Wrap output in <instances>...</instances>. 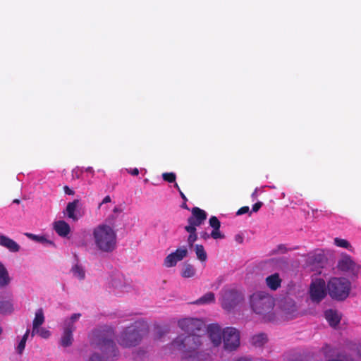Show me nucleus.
Returning a JSON list of instances; mask_svg holds the SVG:
<instances>
[{
	"label": "nucleus",
	"mask_w": 361,
	"mask_h": 361,
	"mask_svg": "<svg viewBox=\"0 0 361 361\" xmlns=\"http://www.w3.org/2000/svg\"><path fill=\"white\" fill-rule=\"evenodd\" d=\"M204 337L201 334L179 335L171 345L181 353L182 361H210V354L202 350Z\"/></svg>",
	"instance_id": "f257e3e1"
},
{
	"label": "nucleus",
	"mask_w": 361,
	"mask_h": 361,
	"mask_svg": "<svg viewBox=\"0 0 361 361\" xmlns=\"http://www.w3.org/2000/svg\"><path fill=\"white\" fill-rule=\"evenodd\" d=\"M114 331L112 327L104 326L94 329L90 334L92 345L98 348L106 360H116L119 351L114 341Z\"/></svg>",
	"instance_id": "f03ea898"
},
{
	"label": "nucleus",
	"mask_w": 361,
	"mask_h": 361,
	"mask_svg": "<svg viewBox=\"0 0 361 361\" xmlns=\"http://www.w3.org/2000/svg\"><path fill=\"white\" fill-rule=\"evenodd\" d=\"M147 333V324L142 320H137L123 329L117 338V342L125 348L135 347L141 343Z\"/></svg>",
	"instance_id": "7ed1b4c3"
},
{
	"label": "nucleus",
	"mask_w": 361,
	"mask_h": 361,
	"mask_svg": "<svg viewBox=\"0 0 361 361\" xmlns=\"http://www.w3.org/2000/svg\"><path fill=\"white\" fill-rule=\"evenodd\" d=\"M93 237L97 247L102 252H111L116 248V233L111 226H97L93 231Z\"/></svg>",
	"instance_id": "20e7f679"
},
{
	"label": "nucleus",
	"mask_w": 361,
	"mask_h": 361,
	"mask_svg": "<svg viewBox=\"0 0 361 361\" xmlns=\"http://www.w3.org/2000/svg\"><path fill=\"white\" fill-rule=\"evenodd\" d=\"M250 305L256 314H266L272 311L274 306V300L269 294L259 291L251 295Z\"/></svg>",
	"instance_id": "39448f33"
},
{
	"label": "nucleus",
	"mask_w": 361,
	"mask_h": 361,
	"mask_svg": "<svg viewBox=\"0 0 361 361\" xmlns=\"http://www.w3.org/2000/svg\"><path fill=\"white\" fill-rule=\"evenodd\" d=\"M351 288L350 282L345 278L334 277L327 284L329 295L337 300H344L349 295Z\"/></svg>",
	"instance_id": "423d86ee"
},
{
	"label": "nucleus",
	"mask_w": 361,
	"mask_h": 361,
	"mask_svg": "<svg viewBox=\"0 0 361 361\" xmlns=\"http://www.w3.org/2000/svg\"><path fill=\"white\" fill-rule=\"evenodd\" d=\"M224 348L233 351L240 345V332L234 327H226L223 330Z\"/></svg>",
	"instance_id": "0eeeda50"
},
{
	"label": "nucleus",
	"mask_w": 361,
	"mask_h": 361,
	"mask_svg": "<svg viewBox=\"0 0 361 361\" xmlns=\"http://www.w3.org/2000/svg\"><path fill=\"white\" fill-rule=\"evenodd\" d=\"M243 300V295L238 291L230 289L224 290L221 304L226 311L234 309Z\"/></svg>",
	"instance_id": "6e6552de"
},
{
	"label": "nucleus",
	"mask_w": 361,
	"mask_h": 361,
	"mask_svg": "<svg viewBox=\"0 0 361 361\" xmlns=\"http://www.w3.org/2000/svg\"><path fill=\"white\" fill-rule=\"evenodd\" d=\"M337 269L341 272L357 276L360 271L361 267L349 255L343 254L338 261Z\"/></svg>",
	"instance_id": "1a4fd4ad"
},
{
	"label": "nucleus",
	"mask_w": 361,
	"mask_h": 361,
	"mask_svg": "<svg viewBox=\"0 0 361 361\" xmlns=\"http://www.w3.org/2000/svg\"><path fill=\"white\" fill-rule=\"evenodd\" d=\"M204 326L201 319L195 318H185L178 321V326L186 332L187 335L200 334V332L204 331Z\"/></svg>",
	"instance_id": "9d476101"
},
{
	"label": "nucleus",
	"mask_w": 361,
	"mask_h": 361,
	"mask_svg": "<svg viewBox=\"0 0 361 361\" xmlns=\"http://www.w3.org/2000/svg\"><path fill=\"white\" fill-rule=\"evenodd\" d=\"M326 284L323 279H319L312 283L310 294L312 301L319 302L326 296Z\"/></svg>",
	"instance_id": "9b49d317"
},
{
	"label": "nucleus",
	"mask_w": 361,
	"mask_h": 361,
	"mask_svg": "<svg viewBox=\"0 0 361 361\" xmlns=\"http://www.w3.org/2000/svg\"><path fill=\"white\" fill-rule=\"evenodd\" d=\"M207 212L197 207H195L191 209V216L188 219V226H191L194 227L200 226L207 219Z\"/></svg>",
	"instance_id": "f8f14e48"
},
{
	"label": "nucleus",
	"mask_w": 361,
	"mask_h": 361,
	"mask_svg": "<svg viewBox=\"0 0 361 361\" xmlns=\"http://www.w3.org/2000/svg\"><path fill=\"white\" fill-rule=\"evenodd\" d=\"M188 255L185 247L178 248L175 252L169 254L164 259V265L166 267H174L178 262L181 261Z\"/></svg>",
	"instance_id": "ddd939ff"
},
{
	"label": "nucleus",
	"mask_w": 361,
	"mask_h": 361,
	"mask_svg": "<svg viewBox=\"0 0 361 361\" xmlns=\"http://www.w3.org/2000/svg\"><path fill=\"white\" fill-rule=\"evenodd\" d=\"M209 337L214 346H219L222 342L223 331L217 324H211L207 327Z\"/></svg>",
	"instance_id": "4468645a"
},
{
	"label": "nucleus",
	"mask_w": 361,
	"mask_h": 361,
	"mask_svg": "<svg viewBox=\"0 0 361 361\" xmlns=\"http://www.w3.org/2000/svg\"><path fill=\"white\" fill-rule=\"evenodd\" d=\"M75 327L74 324L68 322L63 329V333L61 336L60 343L63 347H68L72 345L73 341V332L75 331Z\"/></svg>",
	"instance_id": "2eb2a0df"
},
{
	"label": "nucleus",
	"mask_w": 361,
	"mask_h": 361,
	"mask_svg": "<svg viewBox=\"0 0 361 361\" xmlns=\"http://www.w3.org/2000/svg\"><path fill=\"white\" fill-rule=\"evenodd\" d=\"M0 245L13 252H18L20 248V245L16 241L2 234L0 235Z\"/></svg>",
	"instance_id": "dca6fc26"
},
{
	"label": "nucleus",
	"mask_w": 361,
	"mask_h": 361,
	"mask_svg": "<svg viewBox=\"0 0 361 361\" xmlns=\"http://www.w3.org/2000/svg\"><path fill=\"white\" fill-rule=\"evenodd\" d=\"M54 228L57 234L61 237L67 236L71 231L69 224L63 220L56 221L54 225Z\"/></svg>",
	"instance_id": "f3484780"
},
{
	"label": "nucleus",
	"mask_w": 361,
	"mask_h": 361,
	"mask_svg": "<svg viewBox=\"0 0 361 361\" xmlns=\"http://www.w3.org/2000/svg\"><path fill=\"white\" fill-rule=\"evenodd\" d=\"M324 316L329 325L332 327H336L340 323L341 317L335 310H326L324 312Z\"/></svg>",
	"instance_id": "a211bd4d"
},
{
	"label": "nucleus",
	"mask_w": 361,
	"mask_h": 361,
	"mask_svg": "<svg viewBox=\"0 0 361 361\" xmlns=\"http://www.w3.org/2000/svg\"><path fill=\"white\" fill-rule=\"evenodd\" d=\"M266 283L267 286L272 290H277L281 284V279L279 274L275 273L266 278Z\"/></svg>",
	"instance_id": "6ab92c4d"
},
{
	"label": "nucleus",
	"mask_w": 361,
	"mask_h": 361,
	"mask_svg": "<svg viewBox=\"0 0 361 361\" xmlns=\"http://www.w3.org/2000/svg\"><path fill=\"white\" fill-rule=\"evenodd\" d=\"M268 341V338L266 334L259 333L252 336L250 338V343L255 347H262Z\"/></svg>",
	"instance_id": "aec40b11"
},
{
	"label": "nucleus",
	"mask_w": 361,
	"mask_h": 361,
	"mask_svg": "<svg viewBox=\"0 0 361 361\" xmlns=\"http://www.w3.org/2000/svg\"><path fill=\"white\" fill-rule=\"evenodd\" d=\"M79 202L78 200H74L73 202H68L66 208V212L68 217L73 221H77L78 219V217L75 214V212Z\"/></svg>",
	"instance_id": "412c9836"
},
{
	"label": "nucleus",
	"mask_w": 361,
	"mask_h": 361,
	"mask_svg": "<svg viewBox=\"0 0 361 361\" xmlns=\"http://www.w3.org/2000/svg\"><path fill=\"white\" fill-rule=\"evenodd\" d=\"M44 322V317L42 309H39L36 313L32 322V336L35 334L37 329H38Z\"/></svg>",
	"instance_id": "4be33fe9"
},
{
	"label": "nucleus",
	"mask_w": 361,
	"mask_h": 361,
	"mask_svg": "<svg viewBox=\"0 0 361 361\" xmlns=\"http://www.w3.org/2000/svg\"><path fill=\"white\" fill-rule=\"evenodd\" d=\"M8 271L5 266L0 262V287H4L10 283Z\"/></svg>",
	"instance_id": "5701e85b"
},
{
	"label": "nucleus",
	"mask_w": 361,
	"mask_h": 361,
	"mask_svg": "<svg viewBox=\"0 0 361 361\" xmlns=\"http://www.w3.org/2000/svg\"><path fill=\"white\" fill-rule=\"evenodd\" d=\"M185 230L189 233V236H188V240H187L188 246L190 247H192L194 243L197 239V233H196L197 229L194 226H185Z\"/></svg>",
	"instance_id": "b1692460"
},
{
	"label": "nucleus",
	"mask_w": 361,
	"mask_h": 361,
	"mask_svg": "<svg viewBox=\"0 0 361 361\" xmlns=\"http://www.w3.org/2000/svg\"><path fill=\"white\" fill-rule=\"evenodd\" d=\"M215 301V295L212 292H208L197 299L194 304L196 305H207L212 303Z\"/></svg>",
	"instance_id": "393cba45"
},
{
	"label": "nucleus",
	"mask_w": 361,
	"mask_h": 361,
	"mask_svg": "<svg viewBox=\"0 0 361 361\" xmlns=\"http://www.w3.org/2000/svg\"><path fill=\"white\" fill-rule=\"evenodd\" d=\"M25 235L28 237L30 239L35 240L36 242L47 243L55 246L54 243L52 241L47 240L44 235H38L30 233H26Z\"/></svg>",
	"instance_id": "a878e982"
},
{
	"label": "nucleus",
	"mask_w": 361,
	"mask_h": 361,
	"mask_svg": "<svg viewBox=\"0 0 361 361\" xmlns=\"http://www.w3.org/2000/svg\"><path fill=\"white\" fill-rule=\"evenodd\" d=\"M13 311V305L10 300H0V313H11Z\"/></svg>",
	"instance_id": "bb28decb"
},
{
	"label": "nucleus",
	"mask_w": 361,
	"mask_h": 361,
	"mask_svg": "<svg viewBox=\"0 0 361 361\" xmlns=\"http://www.w3.org/2000/svg\"><path fill=\"white\" fill-rule=\"evenodd\" d=\"M195 254L197 257L201 262H205L207 259V255L203 245H196L195 247Z\"/></svg>",
	"instance_id": "cd10ccee"
},
{
	"label": "nucleus",
	"mask_w": 361,
	"mask_h": 361,
	"mask_svg": "<svg viewBox=\"0 0 361 361\" xmlns=\"http://www.w3.org/2000/svg\"><path fill=\"white\" fill-rule=\"evenodd\" d=\"M195 274V269H194L193 266L187 264H185L183 271H182V276L184 278H190L194 276Z\"/></svg>",
	"instance_id": "c85d7f7f"
},
{
	"label": "nucleus",
	"mask_w": 361,
	"mask_h": 361,
	"mask_svg": "<svg viewBox=\"0 0 361 361\" xmlns=\"http://www.w3.org/2000/svg\"><path fill=\"white\" fill-rule=\"evenodd\" d=\"M72 272L74 276L78 277L79 279H84L85 276V272L82 267L76 264L72 268Z\"/></svg>",
	"instance_id": "c756f323"
},
{
	"label": "nucleus",
	"mask_w": 361,
	"mask_h": 361,
	"mask_svg": "<svg viewBox=\"0 0 361 361\" xmlns=\"http://www.w3.org/2000/svg\"><path fill=\"white\" fill-rule=\"evenodd\" d=\"M334 243L336 246L348 249L350 247L349 242L345 239L336 238L334 239Z\"/></svg>",
	"instance_id": "7c9ffc66"
},
{
	"label": "nucleus",
	"mask_w": 361,
	"mask_h": 361,
	"mask_svg": "<svg viewBox=\"0 0 361 361\" xmlns=\"http://www.w3.org/2000/svg\"><path fill=\"white\" fill-rule=\"evenodd\" d=\"M209 226L214 229L219 230L221 227V222L217 219L216 216H212L210 217L209 221Z\"/></svg>",
	"instance_id": "2f4dec72"
},
{
	"label": "nucleus",
	"mask_w": 361,
	"mask_h": 361,
	"mask_svg": "<svg viewBox=\"0 0 361 361\" xmlns=\"http://www.w3.org/2000/svg\"><path fill=\"white\" fill-rule=\"evenodd\" d=\"M162 178L164 180L168 182V183H174L176 181V176L173 172L169 173H164L162 174Z\"/></svg>",
	"instance_id": "473e14b6"
},
{
	"label": "nucleus",
	"mask_w": 361,
	"mask_h": 361,
	"mask_svg": "<svg viewBox=\"0 0 361 361\" xmlns=\"http://www.w3.org/2000/svg\"><path fill=\"white\" fill-rule=\"evenodd\" d=\"M35 334H38L42 338H47L50 336V331L46 329H37Z\"/></svg>",
	"instance_id": "72a5a7b5"
},
{
	"label": "nucleus",
	"mask_w": 361,
	"mask_h": 361,
	"mask_svg": "<svg viewBox=\"0 0 361 361\" xmlns=\"http://www.w3.org/2000/svg\"><path fill=\"white\" fill-rule=\"evenodd\" d=\"M210 235L214 239H222L224 238V235L220 232L219 229L216 230L214 228L210 233Z\"/></svg>",
	"instance_id": "f704fd0d"
},
{
	"label": "nucleus",
	"mask_w": 361,
	"mask_h": 361,
	"mask_svg": "<svg viewBox=\"0 0 361 361\" xmlns=\"http://www.w3.org/2000/svg\"><path fill=\"white\" fill-rule=\"evenodd\" d=\"M80 316H81V314L80 313H75V314H72L70 319L68 321H66L65 326H66V324L68 322H71V324H73L74 322H75L77 319H78L80 317Z\"/></svg>",
	"instance_id": "c9c22d12"
},
{
	"label": "nucleus",
	"mask_w": 361,
	"mask_h": 361,
	"mask_svg": "<svg viewBox=\"0 0 361 361\" xmlns=\"http://www.w3.org/2000/svg\"><path fill=\"white\" fill-rule=\"evenodd\" d=\"M25 343L24 341H20L17 346V351L19 354H21L25 349Z\"/></svg>",
	"instance_id": "e433bc0d"
},
{
	"label": "nucleus",
	"mask_w": 361,
	"mask_h": 361,
	"mask_svg": "<svg viewBox=\"0 0 361 361\" xmlns=\"http://www.w3.org/2000/svg\"><path fill=\"white\" fill-rule=\"evenodd\" d=\"M250 209H249V207L247 206H244V207H240L238 212H236V214L237 215H243L244 214H246L249 212Z\"/></svg>",
	"instance_id": "4c0bfd02"
},
{
	"label": "nucleus",
	"mask_w": 361,
	"mask_h": 361,
	"mask_svg": "<svg viewBox=\"0 0 361 361\" xmlns=\"http://www.w3.org/2000/svg\"><path fill=\"white\" fill-rule=\"evenodd\" d=\"M89 361H105L99 354L94 353L90 357Z\"/></svg>",
	"instance_id": "58836bf2"
},
{
	"label": "nucleus",
	"mask_w": 361,
	"mask_h": 361,
	"mask_svg": "<svg viewBox=\"0 0 361 361\" xmlns=\"http://www.w3.org/2000/svg\"><path fill=\"white\" fill-rule=\"evenodd\" d=\"M262 205H263V203L262 202H256L255 204H253L252 208V211L253 212H258L259 210V209L262 207Z\"/></svg>",
	"instance_id": "ea45409f"
},
{
	"label": "nucleus",
	"mask_w": 361,
	"mask_h": 361,
	"mask_svg": "<svg viewBox=\"0 0 361 361\" xmlns=\"http://www.w3.org/2000/svg\"><path fill=\"white\" fill-rule=\"evenodd\" d=\"M63 190L66 194L69 195H73L75 194V192L67 185L64 186Z\"/></svg>",
	"instance_id": "a19ab883"
},
{
	"label": "nucleus",
	"mask_w": 361,
	"mask_h": 361,
	"mask_svg": "<svg viewBox=\"0 0 361 361\" xmlns=\"http://www.w3.org/2000/svg\"><path fill=\"white\" fill-rule=\"evenodd\" d=\"M111 201V197L109 195H106L102 200V202L99 204V208L101 207V206L103 204H106L108 202H110Z\"/></svg>",
	"instance_id": "79ce46f5"
},
{
	"label": "nucleus",
	"mask_w": 361,
	"mask_h": 361,
	"mask_svg": "<svg viewBox=\"0 0 361 361\" xmlns=\"http://www.w3.org/2000/svg\"><path fill=\"white\" fill-rule=\"evenodd\" d=\"M128 172L133 176H137L139 174V170L137 168L130 169L128 170Z\"/></svg>",
	"instance_id": "37998d69"
},
{
	"label": "nucleus",
	"mask_w": 361,
	"mask_h": 361,
	"mask_svg": "<svg viewBox=\"0 0 361 361\" xmlns=\"http://www.w3.org/2000/svg\"><path fill=\"white\" fill-rule=\"evenodd\" d=\"M200 237L204 240H207L209 238L211 235L207 232L203 231L200 233Z\"/></svg>",
	"instance_id": "c03bdc74"
},
{
	"label": "nucleus",
	"mask_w": 361,
	"mask_h": 361,
	"mask_svg": "<svg viewBox=\"0 0 361 361\" xmlns=\"http://www.w3.org/2000/svg\"><path fill=\"white\" fill-rule=\"evenodd\" d=\"M29 333H30V330L27 329V331H25V334L23 335V338L20 341H24L25 342H26L27 337L29 336Z\"/></svg>",
	"instance_id": "a18cd8bd"
},
{
	"label": "nucleus",
	"mask_w": 361,
	"mask_h": 361,
	"mask_svg": "<svg viewBox=\"0 0 361 361\" xmlns=\"http://www.w3.org/2000/svg\"><path fill=\"white\" fill-rule=\"evenodd\" d=\"M29 333H30V330L27 329V331H25V334L23 335V338L20 341H24L25 342H26L27 337L29 336Z\"/></svg>",
	"instance_id": "49530a36"
},
{
	"label": "nucleus",
	"mask_w": 361,
	"mask_h": 361,
	"mask_svg": "<svg viewBox=\"0 0 361 361\" xmlns=\"http://www.w3.org/2000/svg\"><path fill=\"white\" fill-rule=\"evenodd\" d=\"M180 195L184 202L188 201V198L186 197V196L184 195V193L182 191H180Z\"/></svg>",
	"instance_id": "de8ad7c7"
},
{
	"label": "nucleus",
	"mask_w": 361,
	"mask_h": 361,
	"mask_svg": "<svg viewBox=\"0 0 361 361\" xmlns=\"http://www.w3.org/2000/svg\"><path fill=\"white\" fill-rule=\"evenodd\" d=\"M278 248L279 250H281L282 252H285L286 251V248L283 245H279Z\"/></svg>",
	"instance_id": "09e8293b"
},
{
	"label": "nucleus",
	"mask_w": 361,
	"mask_h": 361,
	"mask_svg": "<svg viewBox=\"0 0 361 361\" xmlns=\"http://www.w3.org/2000/svg\"><path fill=\"white\" fill-rule=\"evenodd\" d=\"M86 171L90 172V173H91L92 174L94 173V170H93L92 167H90V166L87 167L86 169Z\"/></svg>",
	"instance_id": "8fccbe9b"
},
{
	"label": "nucleus",
	"mask_w": 361,
	"mask_h": 361,
	"mask_svg": "<svg viewBox=\"0 0 361 361\" xmlns=\"http://www.w3.org/2000/svg\"><path fill=\"white\" fill-rule=\"evenodd\" d=\"M181 207H182V208H183V209H188V210L189 209V208H188V205H187V204H186V202H184L182 204Z\"/></svg>",
	"instance_id": "3c124183"
},
{
	"label": "nucleus",
	"mask_w": 361,
	"mask_h": 361,
	"mask_svg": "<svg viewBox=\"0 0 361 361\" xmlns=\"http://www.w3.org/2000/svg\"><path fill=\"white\" fill-rule=\"evenodd\" d=\"M174 187L178 190L179 192L181 191L180 188L176 183H175Z\"/></svg>",
	"instance_id": "603ef678"
},
{
	"label": "nucleus",
	"mask_w": 361,
	"mask_h": 361,
	"mask_svg": "<svg viewBox=\"0 0 361 361\" xmlns=\"http://www.w3.org/2000/svg\"><path fill=\"white\" fill-rule=\"evenodd\" d=\"M13 203H17L18 204L20 202V200H18V199H15L13 201Z\"/></svg>",
	"instance_id": "864d4df0"
},
{
	"label": "nucleus",
	"mask_w": 361,
	"mask_h": 361,
	"mask_svg": "<svg viewBox=\"0 0 361 361\" xmlns=\"http://www.w3.org/2000/svg\"><path fill=\"white\" fill-rule=\"evenodd\" d=\"M114 212H118V209H117L116 208H115V209H114Z\"/></svg>",
	"instance_id": "5fc2aeb1"
},
{
	"label": "nucleus",
	"mask_w": 361,
	"mask_h": 361,
	"mask_svg": "<svg viewBox=\"0 0 361 361\" xmlns=\"http://www.w3.org/2000/svg\"><path fill=\"white\" fill-rule=\"evenodd\" d=\"M256 191L252 193V196L255 195Z\"/></svg>",
	"instance_id": "6e6d98bb"
}]
</instances>
